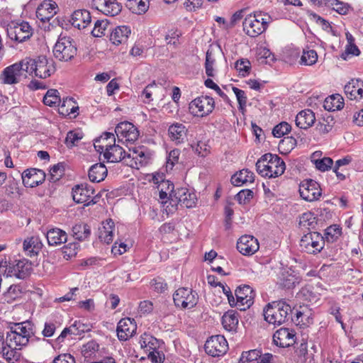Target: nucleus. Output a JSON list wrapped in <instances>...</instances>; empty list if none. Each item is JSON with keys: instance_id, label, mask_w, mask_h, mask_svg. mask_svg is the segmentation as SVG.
<instances>
[{"instance_id": "13", "label": "nucleus", "mask_w": 363, "mask_h": 363, "mask_svg": "<svg viewBox=\"0 0 363 363\" xmlns=\"http://www.w3.org/2000/svg\"><path fill=\"white\" fill-rule=\"evenodd\" d=\"M35 74L41 79L50 77L56 71L55 62L51 58L40 55L35 60Z\"/></svg>"}, {"instance_id": "49", "label": "nucleus", "mask_w": 363, "mask_h": 363, "mask_svg": "<svg viewBox=\"0 0 363 363\" xmlns=\"http://www.w3.org/2000/svg\"><path fill=\"white\" fill-rule=\"evenodd\" d=\"M43 103L49 106L60 105L61 99L58 91L53 89L48 90L43 97Z\"/></svg>"}, {"instance_id": "32", "label": "nucleus", "mask_w": 363, "mask_h": 363, "mask_svg": "<svg viewBox=\"0 0 363 363\" xmlns=\"http://www.w3.org/2000/svg\"><path fill=\"white\" fill-rule=\"evenodd\" d=\"M17 347L18 346H15L14 345L9 344V341H6V347L0 353L9 363H15L20 359L21 357L20 352L21 347L18 348H17Z\"/></svg>"}, {"instance_id": "57", "label": "nucleus", "mask_w": 363, "mask_h": 363, "mask_svg": "<svg viewBox=\"0 0 363 363\" xmlns=\"http://www.w3.org/2000/svg\"><path fill=\"white\" fill-rule=\"evenodd\" d=\"M291 129V127L288 123L281 122L274 126L272 130V134L276 138H281L290 132Z\"/></svg>"}, {"instance_id": "26", "label": "nucleus", "mask_w": 363, "mask_h": 363, "mask_svg": "<svg viewBox=\"0 0 363 363\" xmlns=\"http://www.w3.org/2000/svg\"><path fill=\"white\" fill-rule=\"evenodd\" d=\"M21 77L22 76L18 69L17 65L13 64L4 69L1 74L0 79L3 84H14L18 83Z\"/></svg>"}, {"instance_id": "2", "label": "nucleus", "mask_w": 363, "mask_h": 363, "mask_svg": "<svg viewBox=\"0 0 363 363\" xmlns=\"http://www.w3.org/2000/svg\"><path fill=\"white\" fill-rule=\"evenodd\" d=\"M291 313L290 305L282 300L269 303L263 311L264 320L270 324L277 325L289 320Z\"/></svg>"}, {"instance_id": "31", "label": "nucleus", "mask_w": 363, "mask_h": 363, "mask_svg": "<svg viewBox=\"0 0 363 363\" xmlns=\"http://www.w3.org/2000/svg\"><path fill=\"white\" fill-rule=\"evenodd\" d=\"M107 172V168L103 163L94 164L89 169V179L91 182H101L106 177Z\"/></svg>"}, {"instance_id": "34", "label": "nucleus", "mask_w": 363, "mask_h": 363, "mask_svg": "<svg viewBox=\"0 0 363 363\" xmlns=\"http://www.w3.org/2000/svg\"><path fill=\"white\" fill-rule=\"evenodd\" d=\"M186 128L182 123H176L169 126L168 129L169 137L171 140L175 141L177 144L184 142L186 136Z\"/></svg>"}, {"instance_id": "41", "label": "nucleus", "mask_w": 363, "mask_h": 363, "mask_svg": "<svg viewBox=\"0 0 363 363\" xmlns=\"http://www.w3.org/2000/svg\"><path fill=\"white\" fill-rule=\"evenodd\" d=\"M113 221L111 219L106 220L105 225L99 230V239L106 244L111 243L113 241Z\"/></svg>"}, {"instance_id": "3", "label": "nucleus", "mask_w": 363, "mask_h": 363, "mask_svg": "<svg viewBox=\"0 0 363 363\" xmlns=\"http://www.w3.org/2000/svg\"><path fill=\"white\" fill-rule=\"evenodd\" d=\"M271 20V16L267 13L255 11L245 17L242 23L243 30L247 35L257 37L265 31Z\"/></svg>"}, {"instance_id": "27", "label": "nucleus", "mask_w": 363, "mask_h": 363, "mask_svg": "<svg viewBox=\"0 0 363 363\" xmlns=\"http://www.w3.org/2000/svg\"><path fill=\"white\" fill-rule=\"evenodd\" d=\"M91 21V17L87 10H77L72 13L70 22L74 28L84 29L90 24Z\"/></svg>"}, {"instance_id": "20", "label": "nucleus", "mask_w": 363, "mask_h": 363, "mask_svg": "<svg viewBox=\"0 0 363 363\" xmlns=\"http://www.w3.org/2000/svg\"><path fill=\"white\" fill-rule=\"evenodd\" d=\"M127 153L122 147L114 143L113 145H106L104 157L110 162L123 161L126 164H129Z\"/></svg>"}, {"instance_id": "24", "label": "nucleus", "mask_w": 363, "mask_h": 363, "mask_svg": "<svg viewBox=\"0 0 363 363\" xmlns=\"http://www.w3.org/2000/svg\"><path fill=\"white\" fill-rule=\"evenodd\" d=\"M344 90L350 99H362L363 98V81L352 79L345 86Z\"/></svg>"}, {"instance_id": "21", "label": "nucleus", "mask_w": 363, "mask_h": 363, "mask_svg": "<svg viewBox=\"0 0 363 363\" xmlns=\"http://www.w3.org/2000/svg\"><path fill=\"white\" fill-rule=\"evenodd\" d=\"M128 160H130L129 162V166L133 167V164L140 166L146 165L148 163L150 155L147 151V149L144 147H133L129 148L127 153Z\"/></svg>"}, {"instance_id": "52", "label": "nucleus", "mask_w": 363, "mask_h": 363, "mask_svg": "<svg viewBox=\"0 0 363 363\" xmlns=\"http://www.w3.org/2000/svg\"><path fill=\"white\" fill-rule=\"evenodd\" d=\"M72 103L74 101L72 98L63 99L59 108V113L62 115H69L75 113L79 107L72 105Z\"/></svg>"}, {"instance_id": "22", "label": "nucleus", "mask_w": 363, "mask_h": 363, "mask_svg": "<svg viewBox=\"0 0 363 363\" xmlns=\"http://www.w3.org/2000/svg\"><path fill=\"white\" fill-rule=\"evenodd\" d=\"M235 295L241 306L250 308L254 303L255 292L249 285L238 286L235 291Z\"/></svg>"}, {"instance_id": "11", "label": "nucleus", "mask_w": 363, "mask_h": 363, "mask_svg": "<svg viewBox=\"0 0 363 363\" xmlns=\"http://www.w3.org/2000/svg\"><path fill=\"white\" fill-rule=\"evenodd\" d=\"M300 196L306 201H314L320 199L322 190L320 184L313 179H306L299 186Z\"/></svg>"}, {"instance_id": "33", "label": "nucleus", "mask_w": 363, "mask_h": 363, "mask_svg": "<svg viewBox=\"0 0 363 363\" xmlns=\"http://www.w3.org/2000/svg\"><path fill=\"white\" fill-rule=\"evenodd\" d=\"M255 180V174L247 169H243L233 174L231 177V183L234 186H241L246 183H252Z\"/></svg>"}, {"instance_id": "46", "label": "nucleus", "mask_w": 363, "mask_h": 363, "mask_svg": "<svg viewBox=\"0 0 363 363\" xmlns=\"http://www.w3.org/2000/svg\"><path fill=\"white\" fill-rule=\"evenodd\" d=\"M342 229L338 225H333L328 227L324 233V241L328 242H333L340 236Z\"/></svg>"}, {"instance_id": "50", "label": "nucleus", "mask_w": 363, "mask_h": 363, "mask_svg": "<svg viewBox=\"0 0 363 363\" xmlns=\"http://www.w3.org/2000/svg\"><path fill=\"white\" fill-rule=\"evenodd\" d=\"M109 26V22L107 19L97 20L94 23V27L91 31V34L96 38L105 35L106 30Z\"/></svg>"}, {"instance_id": "10", "label": "nucleus", "mask_w": 363, "mask_h": 363, "mask_svg": "<svg viewBox=\"0 0 363 363\" xmlns=\"http://www.w3.org/2000/svg\"><path fill=\"white\" fill-rule=\"evenodd\" d=\"M204 349L208 355L220 357L227 352L228 345L224 336L215 335L206 340Z\"/></svg>"}, {"instance_id": "44", "label": "nucleus", "mask_w": 363, "mask_h": 363, "mask_svg": "<svg viewBox=\"0 0 363 363\" xmlns=\"http://www.w3.org/2000/svg\"><path fill=\"white\" fill-rule=\"evenodd\" d=\"M16 64L21 72L22 77H26L27 73L32 74L33 72H35L34 67L35 66V60L26 58Z\"/></svg>"}, {"instance_id": "53", "label": "nucleus", "mask_w": 363, "mask_h": 363, "mask_svg": "<svg viewBox=\"0 0 363 363\" xmlns=\"http://www.w3.org/2000/svg\"><path fill=\"white\" fill-rule=\"evenodd\" d=\"M235 67L239 72L240 75L245 77L248 75L251 69V63L247 59H240L237 60Z\"/></svg>"}, {"instance_id": "7", "label": "nucleus", "mask_w": 363, "mask_h": 363, "mask_svg": "<svg viewBox=\"0 0 363 363\" xmlns=\"http://www.w3.org/2000/svg\"><path fill=\"white\" fill-rule=\"evenodd\" d=\"M215 104L213 98L201 96L196 98L189 104V111L194 116H206L214 109Z\"/></svg>"}, {"instance_id": "60", "label": "nucleus", "mask_w": 363, "mask_h": 363, "mask_svg": "<svg viewBox=\"0 0 363 363\" xmlns=\"http://www.w3.org/2000/svg\"><path fill=\"white\" fill-rule=\"evenodd\" d=\"M333 164V160L330 157H324L318 160H315L314 164L318 170L325 172L332 167Z\"/></svg>"}, {"instance_id": "9", "label": "nucleus", "mask_w": 363, "mask_h": 363, "mask_svg": "<svg viewBox=\"0 0 363 363\" xmlns=\"http://www.w3.org/2000/svg\"><path fill=\"white\" fill-rule=\"evenodd\" d=\"M94 194V189L87 184H77L72 188V191L73 200L86 206L97 202L95 198H93Z\"/></svg>"}, {"instance_id": "19", "label": "nucleus", "mask_w": 363, "mask_h": 363, "mask_svg": "<svg viewBox=\"0 0 363 363\" xmlns=\"http://www.w3.org/2000/svg\"><path fill=\"white\" fill-rule=\"evenodd\" d=\"M137 325L134 319L122 318L118 323L116 332L120 340L125 341L131 337L136 332Z\"/></svg>"}, {"instance_id": "63", "label": "nucleus", "mask_w": 363, "mask_h": 363, "mask_svg": "<svg viewBox=\"0 0 363 363\" xmlns=\"http://www.w3.org/2000/svg\"><path fill=\"white\" fill-rule=\"evenodd\" d=\"M82 138L80 133L71 130L68 132L65 138V144L67 147H73Z\"/></svg>"}, {"instance_id": "16", "label": "nucleus", "mask_w": 363, "mask_h": 363, "mask_svg": "<svg viewBox=\"0 0 363 363\" xmlns=\"http://www.w3.org/2000/svg\"><path fill=\"white\" fill-rule=\"evenodd\" d=\"M259 247L257 238L252 235L241 236L237 242L238 250L245 256H251L258 251Z\"/></svg>"}, {"instance_id": "48", "label": "nucleus", "mask_w": 363, "mask_h": 363, "mask_svg": "<svg viewBox=\"0 0 363 363\" xmlns=\"http://www.w3.org/2000/svg\"><path fill=\"white\" fill-rule=\"evenodd\" d=\"M164 176L162 173H155L152 174V181L155 184H160V186H167V189L169 193V196H170V197H172V193L173 192V190H174V184L172 183H169V181H165L164 179ZM172 202H175V201H174V199L172 198H171L170 203L172 205H174L172 203Z\"/></svg>"}, {"instance_id": "18", "label": "nucleus", "mask_w": 363, "mask_h": 363, "mask_svg": "<svg viewBox=\"0 0 363 363\" xmlns=\"http://www.w3.org/2000/svg\"><path fill=\"white\" fill-rule=\"evenodd\" d=\"M274 343L280 347H287L296 342V333L294 330L281 328L273 335Z\"/></svg>"}, {"instance_id": "1", "label": "nucleus", "mask_w": 363, "mask_h": 363, "mask_svg": "<svg viewBox=\"0 0 363 363\" xmlns=\"http://www.w3.org/2000/svg\"><path fill=\"white\" fill-rule=\"evenodd\" d=\"M256 169L262 177L275 178L284 174L286 165L277 155L267 153L256 162Z\"/></svg>"}, {"instance_id": "42", "label": "nucleus", "mask_w": 363, "mask_h": 363, "mask_svg": "<svg viewBox=\"0 0 363 363\" xmlns=\"http://www.w3.org/2000/svg\"><path fill=\"white\" fill-rule=\"evenodd\" d=\"M126 6L133 13L140 15L147 11L149 3L147 0H128Z\"/></svg>"}, {"instance_id": "40", "label": "nucleus", "mask_w": 363, "mask_h": 363, "mask_svg": "<svg viewBox=\"0 0 363 363\" xmlns=\"http://www.w3.org/2000/svg\"><path fill=\"white\" fill-rule=\"evenodd\" d=\"M73 236L79 241L87 240L91 235L89 225L85 223H77L72 227Z\"/></svg>"}, {"instance_id": "43", "label": "nucleus", "mask_w": 363, "mask_h": 363, "mask_svg": "<svg viewBox=\"0 0 363 363\" xmlns=\"http://www.w3.org/2000/svg\"><path fill=\"white\" fill-rule=\"evenodd\" d=\"M111 140L113 143L116 142L115 136L113 133L106 132L99 138L96 139L94 143L95 149L100 153L105 152L106 149V145H110L111 143H108V140Z\"/></svg>"}, {"instance_id": "56", "label": "nucleus", "mask_w": 363, "mask_h": 363, "mask_svg": "<svg viewBox=\"0 0 363 363\" xmlns=\"http://www.w3.org/2000/svg\"><path fill=\"white\" fill-rule=\"evenodd\" d=\"M69 328H73L72 332V336L81 335L82 334L91 330V326L89 324L83 323L81 320H76L72 324Z\"/></svg>"}, {"instance_id": "6", "label": "nucleus", "mask_w": 363, "mask_h": 363, "mask_svg": "<svg viewBox=\"0 0 363 363\" xmlns=\"http://www.w3.org/2000/svg\"><path fill=\"white\" fill-rule=\"evenodd\" d=\"M173 300L177 307L191 309L197 304L199 296L197 293L191 289L182 287L174 292Z\"/></svg>"}, {"instance_id": "38", "label": "nucleus", "mask_w": 363, "mask_h": 363, "mask_svg": "<svg viewBox=\"0 0 363 363\" xmlns=\"http://www.w3.org/2000/svg\"><path fill=\"white\" fill-rule=\"evenodd\" d=\"M238 324V313L234 311H228L222 317V325L228 331L235 330Z\"/></svg>"}, {"instance_id": "5", "label": "nucleus", "mask_w": 363, "mask_h": 363, "mask_svg": "<svg viewBox=\"0 0 363 363\" xmlns=\"http://www.w3.org/2000/svg\"><path fill=\"white\" fill-rule=\"evenodd\" d=\"M32 334L33 330L30 323H16L13 327L11 328L10 331L7 333L6 340L11 345L22 347L28 343L29 338Z\"/></svg>"}, {"instance_id": "39", "label": "nucleus", "mask_w": 363, "mask_h": 363, "mask_svg": "<svg viewBox=\"0 0 363 363\" xmlns=\"http://www.w3.org/2000/svg\"><path fill=\"white\" fill-rule=\"evenodd\" d=\"M22 293V287L20 285L13 284L10 286L7 291L3 294V302L12 303L13 301L21 298Z\"/></svg>"}, {"instance_id": "35", "label": "nucleus", "mask_w": 363, "mask_h": 363, "mask_svg": "<svg viewBox=\"0 0 363 363\" xmlns=\"http://www.w3.org/2000/svg\"><path fill=\"white\" fill-rule=\"evenodd\" d=\"M15 276L21 279L26 278L32 271V263L26 259L18 260L14 266Z\"/></svg>"}, {"instance_id": "58", "label": "nucleus", "mask_w": 363, "mask_h": 363, "mask_svg": "<svg viewBox=\"0 0 363 363\" xmlns=\"http://www.w3.org/2000/svg\"><path fill=\"white\" fill-rule=\"evenodd\" d=\"M254 193L250 189H242L235 195V199L240 204H246L253 198Z\"/></svg>"}, {"instance_id": "30", "label": "nucleus", "mask_w": 363, "mask_h": 363, "mask_svg": "<svg viewBox=\"0 0 363 363\" xmlns=\"http://www.w3.org/2000/svg\"><path fill=\"white\" fill-rule=\"evenodd\" d=\"M315 121V113L311 109L300 111L296 117V125L301 129L312 126Z\"/></svg>"}, {"instance_id": "28", "label": "nucleus", "mask_w": 363, "mask_h": 363, "mask_svg": "<svg viewBox=\"0 0 363 363\" xmlns=\"http://www.w3.org/2000/svg\"><path fill=\"white\" fill-rule=\"evenodd\" d=\"M109 30H111L110 40L116 45L125 43L131 33L130 28L126 26H117L113 30L110 28Z\"/></svg>"}, {"instance_id": "17", "label": "nucleus", "mask_w": 363, "mask_h": 363, "mask_svg": "<svg viewBox=\"0 0 363 363\" xmlns=\"http://www.w3.org/2000/svg\"><path fill=\"white\" fill-rule=\"evenodd\" d=\"M21 178L26 187L33 188L43 184L45 179V173L39 169H28L22 173Z\"/></svg>"}, {"instance_id": "61", "label": "nucleus", "mask_w": 363, "mask_h": 363, "mask_svg": "<svg viewBox=\"0 0 363 363\" xmlns=\"http://www.w3.org/2000/svg\"><path fill=\"white\" fill-rule=\"evenodd\" d=\"M233 91L236 96L238 104H239V110L243 112L247 104V96L243 90L240 89L235 86L233 87Z\"/></svg>"}, {"instance_id": "8", "label": "nucleus", "mask_w": 363, "mask_h": 363, "mask_svg": "<svg viewBox=\"0 0 363 363\" xmlns=\"http://www.w3.org/2000/svg\"><path fill=\"white\" fill-rule=\"evenodd\" d=\"M325 245L323 235L318 232H310L301 239V247L308 253H317L321 251Z\"/></svg>"}, {"instance_id": "55", "label": "nucleus", "mask_w": 363, "mask_h": 363, "mask_svg": "<svg viewBox=\"0 0 363 363\" xmlns=\"http://www.w3.org/2000/svg\"><path fill=\"white\" fill-rule=\"evenodd\" d=\"M260 350L256 349L243 352L240 358V362L249 363L254 361L257 362L258 358L260 357Z\"/></svg>"}, {"instance_id": "37", "label": "nucleus", "mask_w": 363, "mask_h": 363, "mask_svg": "<svg viewBox=\"0 0 363 363\" xmlns=\"http://www.w3.org/2000/svg\"><path fill=\"white\" fill-rule=\"evenodd\" d=\"M41 247L42 243L38 237L28 238L23 241V250L30 256L37 255Z\"/></svg>"}, {"instance_id": "36", "label": "nucleus", "mask_w": 363, "mask_h": 363, "mask_svg": "<svg viewBox=\"0 0 363 363\" xmlns=\"http://www.w3.org/2000/svg\"><path fill=\"white\" fill-rule=\"evenodd\" d=\"M323 107L329 111L341 110L344 107L343 98L340 94H333L325 99Z\"/></svg>"}, {"instance_id": "47", "label": "nucleus", "mask_w": 363, "mask_h": 363, "mask_svg": "<svg viewBox=\"0 0 363 363\" xmlns=\"http://www.w3.org/2000/svg\"><path fill=\"white\" fill-rule=\"evenodd\" d=\"M299 226L306 229H313L316 225V219L311 212L303 213L299 218Z\"/></svg>"}, {"instance_id": "4", "label": "nucleus", "mask_w": 363, "mask_h": 363, "mask_svg": "<svg viewBox=\"0 0 363 363\" xmlns=\"http://www.w3.org/2000/svg\"><path fill=\"white\" fill-rule=\"evenodd\" d=\"M77 48L70 36L60 34L53 48L54 57L61 62L71 61L77 55Z\"/></svg>"}, {"instance_id": "15", "label": "nucleus", "mask_w": 363, "mask_h": 363, "mask_svg": "<svg viewBox=\"0 0 363 363\" xmlns=\"http://www.w3.org/2000/svg\"><path fill=\"white\" fill-rule=\"evenodd\" d=\"M92 7L106 16L118 15L122 9V6L116 0H92Z\"/></svg>"}, {"instance_id": "45", "label": "nucleus", "mask_w": 363, "mask_h": 363, "mask_svg": "<svg viewBox=\"0 0 363 363\" xmlns=\"http://www.w3.org/2000/svg\"><path fill=\"white\" fill-rule=\"evenodd\" d=\"M325 6L335 11L340 15L347 14L350 9V5L348 4L339 0H326Z\"/></svg>"}, {"instance_id": "25", "label": "nucleus", "mask_w": 363, "mask_h": 363, "mask_svg": "<svg viewBox=\"0 0 363 363\" xmlns=\"http://www.w3.org/2000/svg\"><path fill=\"white\" fill-rule=\"evenodd\" d=\"M174 196L178 203L188 208L194 207L197 200L194 193L184 188L177 189Z\"/></svg>"}, {"instance_id": "64", "label": "nucleus", "mask_w": 363, "mask_h": 363, "mask_svg": "<svg viewBox=\"0 0 363 363\" xmlns=\"http://www.w3.org/2000/svg\"><path fill=\"white\" fill-rule=\"evenodd\" d=\"M147 357L152 363H163L165 359L164 354L163 352L159 351L158 349L150 351Z\"/></svg>"}, {"instance_id": "54", "label": "nucleus", "mask_w": 363, "mask_h": 363, "mask_svg": "<svg viewBox=\"0 0 363 363\" xmlns=\"http://www.w3.org/2000/svg\"><path fill=\"white\" fill-rule=\"evenodd\" d=\"M79 245L75 242L69 243L66 245H65L61 249L62 255H63V257L68 260L71 259L73 257H75L77 254V250H78Z\"/></svg>"}, {"instance_id": "23", "label": "nucleus", "mask_w": 363, "mask_h": 363, "mask_svg": "<svg viewBox=\"0 0 363 363\" xmlns=\"http://www.w3.org/2000/svg\"><path fill=\"white\" fill-rule=\"evenodd\" d=\"M57 4L50 0L43 1L37 9L36 16L42 22L49 21L57 13Z\"/></svg>"}, {"instance_id": "62", "label": "nucleus", "mask_w": 363, "mask_h": 363, "mask_svg": "<svg viewBox=\"0 0 363 363\" xmlns=\"http://www.w3.org/2000/svg\"><path fill=\"white\" fill-rule=\"evenodd\" d=\"M215 63V59L212 56L211 52L209 50L207 51L206 55V62H205V69L206 74L208 77H214V69L213 65Z\"/></svg>"}, {"instance_id": "59", "label": "nucleus", "mask_w": 363, "mask_h": 363, "mask_svg": "<svg viewBox=\"0 0 363 363\" xmlns=\"http://www.w3.org/2000/svg\"><path fill=\"white\" fill-rule=\"evenodd\" d=\"M65 167L62 163H58L52 166L50 170V178L52 182H56L64 174Z\"/></svg>"}, {"instance_id": "51", "label": "nucleus", "mask_w": 363, "mask_h": 363, "mask_svg": "<svg viewBox=\"0 0 363 363\" xmlns=\"http://www.w3.org/2000/svg\"><path fill=\"white\" fill-rule=\"evenodd\" d=\"M318 60L317 52L314 50H303L301 57L300 64L311 66L314 65Z\"/></svg>"}, {"instance_id": "12", "label": "nucleus", "mask_w": 363, "mask_h": 363, "mask_svg": "<svg viewBox=\"0 0 363 363\" xmlns=\"http://www.w3.org/2000/svg\"><path fill=\"white\" fill-rule=\"evenodd\" d=\"M7 34L12 40L23 43L32 36L33 31L29 23L23 21L21 23L10 26L7 29Z\"/></svg>"}, {"instance_id": "14", "label": "nucleus", "mask_w": 363, "mask_h": 363, "mask_svg": "<svg viewBox=\"0 0 363 363\" xmlns=\"http://www.w3.org/2000/svg\"><path fill=\"white\" fill-rule=\"evenodd\" d=\"M115 133L120 140H125L126 142L134 143L138 139L140 132L138 128L132 123L123 121L118 123L116 128Z\"/></svg>"}, {"instance_id": "29", "label": "nucleus", "mask_w": 363, "mask_h": 363, "mask_svg": "<svg viewBox=\"0 0 363 363\" xmlns=\"http://www.w3.org/2000/svg\"><path fill=\"white\" fill-rule=\"evenodd\" d=\"M46 238L50 246H57L67 242V235L65 231L55 228L48 230Z\"/></svg>"}]
</instances>
